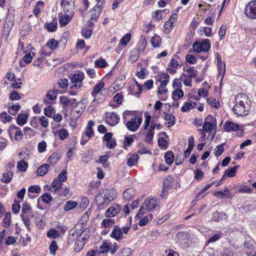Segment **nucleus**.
Wrapping results in <instances>:
<instances>
[{"label": "nucleus", "mask_w": 256, "mask_h": 256, "mask_svg": "<svg viewBox=\"0 0 256 256\" xmlns=\"http://www.w3.org/2000/svg\"><path fill=\"white\" fill-rule=\"evenodd\" d=\"M236 104L232 108L233 112L238 116H246L249 114L252 102L248 96L241 93L235 96Z\"/></svg>", "instance_id": "nucleus-1"}, {"label": "nucleus", "mask_w": 256, "mask_h": 256, "mask_svg": "<svg viewBox=\"0 0 256 256\" xmlns=\"http://www.w3.org/2000/svg\"><path fill=\"white\" fill-rule=\"evenodd\" d=\"M116 190L114 188L106 190L104 192L103 197V202L98 203V206L100 208L106 206L116 196Z\"/></svg>", "instance_id": "nucleus-2"}, {"label": "nucleus", "mask_w": 256, "mask_h": 256, "mask_svg": "<svg viewBox=\"0 0 256 256\" xmlns=\"http://www.w3.org/2000/svg\"><path fill=\"white\" fill-rule=\"evenodd\" d=\"M142 122V118L135 116L126 122L127 128L132 132H136L139 128Z\"/></svg>", "instance_id": "nucleus-3"}, {"label": "nucleus", "mask_w": 256, "mask_h": 256, "mask_svg": "<svg viewBox=\"0 0 256 256\" xmlns=\"http://www.w3.org/2000/svg\"><path fill=\"white\" fill-rule=\"evenodd\" d=\"M246 16L251 19L256 18V0H253L248 4L244 10Z\"/></svg>", "instance_id": "nucleus-4"}, {"label": "nucleus", "mask_w": 256, "mask_h": 256, "mask_svg": "<svg viewBox=\"0 0 256 256\" xmlns=\"http://www.w3.org/2000/svg\"><path fill=\"white\" fill-rule=\"evenodd\" d=\"M105 120L108 124L113 126L119 122L120 118L119 116L114 112H106L105 113Z\"/></svg>", "instance_id": "nucleus-5"}, {"label": "nucleus", "mask_w": 256, "mask_h": 256, "mask_svg": "<svg viewBox=\"0 0 256 256\" xmlns=\"http://www.w3.org/2000/svg\"><path fill=\"white\" fill-rule=\"evenodd\" d=\"M20 216L26 227L27 228L28 230L30 231V226L31 224L30 218L34 217V212H30V214L28 212V213L24 214H20Z\"/></svg>", "instance_id": "nucleus-6"}, {"label": "nucleus", "mask_w": 256, "mask_h": 256, "mask_svg": "<svg viewBox=\"0 0 256 256\" xmlns=\"http://www.w3.org/2000/svg\"><path fill=\"white\" fill-rule=\"evenodd\" d=\"M120 206L116 204V206H112L106 210L105 216L107 218L114 217L119 214L120 212Z\"/></svg>", "instance_id": "nucleus-7"}, {"label": "nucleus", "mask_w": 256, "mask_h": 256, "mask_svg": "<svg viewBox=\"0 0 256 256\" xmlns=\"http://www.w3.org/2000/svg\"><path fill=\"white\" fill-rule=\"evenodd\" d=\"M110 236L118 241L122 239L123 237L122 232L118 226L116 225L114 226Z\"/></svg>", "instance_id": "nucleus-8"}, {"label": "nucleus", "mask_w": 256, "mask_h": 256, "mask_svg": "<svg viewBox=\"0 0 256 256\" xmlns=\"http://www.w3.org/2000/svg\"><path fill=\"white\" fill-rule=\"evenodd\" d=\"M240 126L238 124L228 120L225 122L224 126V130L226 132H236L238 130Z\"/></svg>", "instance_id": "nucleus-9"}, {"label": "nucleus", "mask_w": 256, "mask_h": 256, "mask_svg": "<svg viewBox=\"0 0 256 256\" xmlns=\"http://www.w3.org/2000/svg\"><path fill=\"white\" fill-rule=\"evenodd\" d=\"M174 178L171 175L168 176L163 182V188L162 194H164L165 192H167L168 190L170 189L174 182Z\"/></svg>", "instance_id": "nucleus-10"}, {"label": "nucleus", "mask_w": 256, "mask_h": 256, "mask_svg": "<svg viewBox=\"0 0 256 256\" xmlns=\"http://www.w3.org/2000/svg\"><path fill=\"white\" fill-rule=\"evenodd\" d=\"M40 198H41L42 201L45 204H50L52 200V196L48 192H44L42 194L40 198L38 200V208L40 210H44V208L42 207L40 204Z\"/></svg>", "instance_id": "nucleus-11"}, {"label": "nucleus", "mask_w": 256, "mask_h": 256, "mask_svg": "<svg viewBox=\"0 0 256 256\" xmlns=\"http://www.w3.org/2000/svg\"><path fill=\"white\" fill-rule=\"evenodd\" d=\"M84 78V74L80 72L78 74H74L70 76L71 82L72 84L80 82L82 83Z\"/></svg>", "instance_id": "nucleus-12"}, {"label": "nucleus", "mask_w": 256, "mask_h": 256, "mask_svg": "<svg viewBox=\"0 0 256 256\" xmlns=\"http://www.w3.org/2000/svg\"><path fill=\"white\" fill-rule=\"evenodd\" d=\"M14 20H9V16L6 17V22L4 28V35L8 38L9 36L10 32L13 26Z\"/></svg>", "instance_id": "nucleus-13"}, {"label": "nucleus", "mask_w": 256, "mask_h": 256, "mask_svg": "<svg viewBox=\"0 0 256 256\" xmlns=\"http://www.w3.org/2000/svg\"><path fill=\"white\" fill-rule=\"evenodd\" d=\"M50 165L47 164H42L37 170L36 174L38 176H44L48 170Z\"/></svg>", "instance_id": "nucleus-14"}, {"label": "nucleus", "mask_w": 256, "mask_h": 256, "mask_svg": "<svg viewBox=\"0 0 256 256\" xmlns=\"http://www.w3.org/2000/svg\"><path fill=\"white\" fill-rule=\"evenodd\" d=\"M82 104H81V102H80L76 104L72 109V112H74L77 114L76 117L78 118H80L85 109L84 106L82 108V106H81Z\"/></svg>", "instance_id": "nucleus-15"}, {"label": "nucleus", "mask_w": 256, "mask_h": 256, "mask_svg": "<svg viewBox=\"0 0 256 256\" xmlns=\"http://www.w3.org/2000/svg\"><path fill=\"white\" fill-rule=\"evenodd\" d=\"M61 158V154L60 152H54L48 158L47 162L51 164L57 162Z\"/></svg>", "instance_id": "nucleus-16"}, {"label": "nucleus", "mask_w": 256, "mask_h": 256, "mask_svg": "<svg viewBox=\"0 0 256 256\" xmlns=\"http://www.w3.org/2000/svg\"><path fill=\"white\" fill-rule=\"evenodd\" d=\"M164 158L166 163L170 166L173 163L174 158L173 152L170 150L166 152L164 154Z\"/></svg>", "instance_id": "nucleus-17"}, {"label": "nucleus", "mask_w": 256, "mask_h": 256, "mask_svg": "<svg viewBox=\"0 0 256 256\" xmlns=\"http://www.w3.org/2000/svg\"><path fill=\"white\" fill-rule=\"evenodd\" d=\"M28 115L26 114H20L16 118V123L20 126H23L27 122Z\"/></svg>", "instance_id": "nucleus-18"}, {"label": "nucleus", "mask_w": 256, "mask_h": 256, "mask_svg": "<svg viewBox=\"0 0 256 256\" xmlns=\"http://www.w3.org/2000/svg\"><path fill=\"white\" fill-rule=\"evenodd\" d=\"M94 122L93 120H90L88 122L86 135L87 137L90 138L94 136V130L92 127L94 126Z\"/></svg>", "instance_id": "nucleus-19"}, {"label": "nucleus", "mask_w": 256, "mask_h": 256, "mask_svg": "<svg viewBox=\"0 0 256 256\" xmlns=\"http://www.w3.org/2000/svg\"><path fill=\"white\" fill-rule=\"evenodd\" d=\"M133 192V190L130 188L126 189L124 191L123 193V198L126 201L129 202L134 198Z\"/></svg>", "instance_id": "nucleus-20"}, {"label": "nucleus", "mask_w": 256, "mask_h": 256, "mask_svg": "<svg viewBox=\"0 0 256 256\" xmlns=\"http://www.w3.org/2000/svg\"><path fill=\"white\" fill-rule=\"evenodd\" d=\"M225 216H226L225 212L216 211L212 213V220L216 222H218Z\"/></svg>", "instance_id": "nucleus-21"}, {"label": "nucleus", "mask_w": 256, "mask_h": 256, "mask_svg": "<svg viewBox=\"0 0 256 256\" xmlns=\"http://www.w3.org/2000/svg\"><path fill=\"white\" fill-rule=\"evenodd\" d=\"M108 158L109 156L108 154L100 156L98 160H97L96 162L102 164L104 168H108L110 165V162L108 161Z\"/></svg>", "instance_id": "nucleus-22"}, {"label": "nucleus", "mask_w": 256, "mask_h": 256, "mask_svg": "<svg viewBox=\"0 0 256 256\" xmlns=\"http://www.w3.org/2000/svg\"><path fill=\"white\" fill-rule=\"evenodd\" d=\"M145 203L146 210L148 211L154 208L158 204L156 199L154 198L150 199L148 201L146 200Z\"/></svg>", "instance_id": "nucleus-23"}, {"label": "nucleus", "mask_w": 256, "mask_h": 256, "mask_svg": "<svg viewBox=\"0 0 256 256\" xmlns=\"http://www.w3.org/2000/svg\"><path fill=\"white\" fill-rule=\"evenodd\" d=\"M100 250L98 252L99 255L108 252L111 250V246L106 242H103L100 247Z\"/></svg>", "instance_id": "nucleus-24"}, {"label": "nucleus", "mask_w": 256, "mask_h": 256, "mask_svg": "<svg viewBox=\"0 0 256 256\" xmlns=\"http://www.w3.org/2000/svg\"><path fill=\"white\" fill-rule=\"evenodd\" d=\"M139 158L140 157L138 154H132L130 157L127 160V164L129 166H134L136 164Z\"/></svg>", "instance_id": "nucleus-25"}, {"label": "nucleus", "mask_w": 256, "mask_h": 256, "mask_svg": "<svg viewBox=\"0 0 256 256\" xmlns=\"http://www.w3.org/2000/svg\"><path fill=\"white\" fill-rule=\"evenodd\" d=\"M238 166H236L232 168L226 170L224 174L226 177V176H228L230 178L234 176Z\"/></svg>", "instance_id": "nucleus-26"}, {"label": "nucleus", "mask_w": 256, "mask_h": 256, "mask_svg": "<svg viewBox=\"0 0 256 256\" xmlns=\"http://www.w3.org/2000/svg\"><path fill=\"white\" fill-rule=\"evenodd\" d=\"M78 203L76 202L73 200L67 201L64 206V209L65 211H68L74 208L77 206Z\"/></svg>", "instance_id": "nucleus-27"}, {"label": "nucleus", "mask_w": 256, "mask_h": 256, "mask_svg": "<svg viewBox=\"0 0 256 256\" xmlns=\"http://www.w3.org/2000/svg\"><path fill=\"white\" fill-rule=\"evenodd\" d=\"M104 83L102 81H100V82L97 84L94 88L92 92V96L95 97L96 95L98 94L101 90L104 88Z\"/></svg>", "instance_id": "nucleus-28"}, {"label": "nucleus", "mask_w": 256, "mask_h": 256, "mask_svg": "<svg viewBox=\"0 0 256 256\" xmlns=\"http://www.w3.org/2000/svg\"><path fill=\"white\" fill-rule=\"evenodd\" d=\"M58 46V42L55 40L54 38H50L48 40L47 43L44 45V46L48 47L52 50H56Z\"/></svg>", "instance_id": "nucleus-29"}, {"label": "nucleus", "mask_w": 256, "mask_h": 256, "mask_svg": "<svg viewBox=\"0 0 256 256\" xmlns=\"http://www.w3.org/2000/svg\"><path fill=\"white\" fill-rule=\"evenodd\" d=\"M214 196L218 198H231L233 197L232 193H224L222 191H216L214 193Z\"/></svg>", "instance_id": "nucleus-30"}, {"label": "nucleus", "mask_w": 256, "mask_h": 256, "mask_svg": "<svg viewBox=\"0 0 256 256\" xmlns=\"http://www.w3.org/2000/svg\"><path fill=\"white\" fill-rule=\"evenodd\" d=\"M164 119L165 120L167 121L168 124H169L168 127L174 125L176 122V118L172 114H166Z\"/></svg>", "instance_id": "nucleus-31"}, {"label": "nucleus", "mask_w": 256, "mask_h": 256, "mask_svg": "<svg viewBox=\"0 0 256 256\" xmlns=\"http://www.w3.org/2000/svg\"><path fill=\"white\" fill-rule=\"evenodd\" d=\"M11 221V213L10 212H6L4 215L2 222V226L5 228H8L10 226Z\"/></svg>", "instance_id": "nucleus-32"}, {"label": "nucleus", "mask_w": 256, "mask_h": 256, "mask_svg": "<svg viewBox=\"0 0 256 256\" xmlns=\"http://www.w3.org/2000/svg\"><path fill=\"white\" fill-rule=\"evenodd\" d=\"M174 22L170 20H168L166 22H165L164 27V33L166 34H168L172 30L174 26H173Z\"/></svg>", "instance_id": "nucleus-33"}, {"label": "nucleus", "mask_w": 256, "mask_h": 256, "mask_svg": "<svg viewBox=\"0 0 256 256\" xmlns=\"http://www.w3.org/2000/svg\"><path fill=\"white\" fill-rule=\"evenodd\" d=\"M161 38L160 36L157 34H155L151 39L150 42L152 46L156 48H159L160 46V42Z\"/></svg>", "instance_id": "nucleus-34"}, {"label": "nucleus", "mask_w": 256, "mask_h": 256, "mask_svg": "<svg viewBox=\"0 0 256 256\" xmlns=\"http://www.w3.org/2000/svg\"><path fill=\"white\" fill-rule=\"evenodd\" d=\"M85 243L86 242L82 241L78 236L74 244V250L77 252L80 251L84 248Z\"/></svg>", "instance_id": "nucleus-35"}, {"label": "nucleus", "mask_w": 256, "mask_h": 256, "mask_svg": "<svg viewBox=\"0 0 256 256\" xmlns=\"http://www.w3.org/2000/svg\"><path fill=\"white\" fill-rule=\"evenodd\" d=\"M71 20V18L68 14H65L59 18V22L62 26H66Z\"/></svg>", "instance_id": "nucleus-36"}, {"label": "nucleus", "mask_w": 256, "mask_h": 256, "mask_svg": "<svg viewBox=\"0 0 256 256\" xmlns=\"http://www.w3.org/2000/svg\"><path fill=\"white\" fill-rule=\"evenodd\" d=\"M184 95L183 90L180 88H176L173 91L172 98L174 100H176V97H178V100L181 99Z\"/></svg>", "instance_id": "nucleus-37"}, {"label": "nucleus", "mask_w": 256, "mask_h": 256, "mask_svg": "<svg viewBox=\"0 0 256 256\" xmlns=\"http://www.w3.org/2000/svg\"><path fill=\"white\" fill-rule=\"evenodd\" d=\"M28 167V163L24 160L19 161L17 164V168L20 172H26Z\"/></svg>", "instance_id": "nucleus-38"}, {"label": "nucleus", "mask_w": 256, "mask_h": 256, "mask_svg": "<svg viewBox=\"0 0 256 256\" xmlns=\"http://www.w3.org/2000/svg\"><path fill=\"white\" fill-rule=\"evenodd\" d=\"M13 172L12 171L8 172H4L3 174L4 179H2V181L6 184L9 183L12 177H13Z\"/></svg>", "instance_id": "nucleus-39"}, {"label": "nucleus", "mask_w": 256, "mask_h": 256, "mask_svg": "<svg viewBox=\"0 0 256 256\" xmlns=\"http://www.w3.org/2000/svg\"><path fill=\"white\" fill-rule=\"evenodd\" d=\"M115 220L114 219L106 218L104 219L101 223L102 227L104 228H109L114 224Z\"/></svg>", "instance_id": "nucleus-40"}, {"label": "nucleus", "mask_w": 256, "mask_h": 256, "mask_svg": "<svg viewBox=\"0 0 256 256\" xmlns=\"http://www.w3.org/2000/svg\"><path fill=\"white\" fill-rule=\"evenodd\" d=\"M192 48L194 51L196 52H207V50H203L201 44L197 41L194 42Z\"/></svg>", "instance_id": "nucleus-41"}, {"label": "nucleus", "mask_w": 256, "mask_h": 256, "mask_svg": "<svg viewBox=\"0 0 256 256\" xmlns=\"http://www.w3.org/2000/svg\"><path fill=\"white\" fill-rule=\"evenodd\" d=\"M95 66L96 68H106L108 64L106 60L102 58H100V60H96L94 62Z\"/></svg>", "instance_id": "nucleus-42"}, {"label": "nucleus", "mask_w": 256, "mask_h": 256, "mask_svg": "<svg viewBox=\"0 0 256 256\" xmlns=\"http://www.w3.org/2000/svg\"><path fill=\"white\" fill-rule=\"evenodd\" d=\"M147 44V41L144 36H142L138 43V48H140V51L144 52Z\"/></svg>", "instance_id": "nucleus-43"}, {"label": "nucleus", "mask_w": 256, "mask_h": 256, "mask_svg": "<svg viewBox=\"0 0 256 256\" xmlns=\"http://www.w3.org/2000/svg\"><path fill=\"white\" fill-rule=\"evenodd\" d=\"M58 134V136L61 140H64L68 136V130L65 128H61L56 132Z\"/></svg>", "instance_id": "nucleus-44"}, {"label": "nucleus", "mask_w": 256, "mask_h": 256, "mask_svg": "<svg viewBox=\"0 0 256 256\" xmlns=\"http://www.w3.org/2000/svg\"><path fill=\"white\" fill-rule=\"evenodd\" d=\"M52 188L55 189V190L56 191L58 190L62 189V182L59 181L58 180H57L56 178H54L52 183Z\"/></svg>", "instance_id": "nucleus-45"}, {"label": "nucleus", "mask_w": 256, "mask_h": 256, "mask_svg": "<svg viewBox=\"0 0 256 256\" xmlns=\"http://www.w3.org/2000/svg\"><path fill=\"white\" fill-rule=\"evenodd\" d=\"M134 136L135 135L130 136H124V142L123 146L124 148L126 149L127 146H130L132 144V143L134 142V139L132 136Z\"/></svg>", "instance_id": "nucleus-46"}, {"label": "nucleus", "mask_w": 256, "mask_h": 256, "mask_svg": "<svg viewBox=\"0 0 256 256\" xmlns=\"http://www.w3.org/2000/svg\"><path fill=\"white\" fill-rule=\"evenodd\" d=\"M46 236L48 238H56L60 236L58 231L54 228H51L47 232Z\"/></svg>", "instance_id": "nucleus-47"}, {"label": "nucleus", "mask_w": 256, "mask_h": 256, "mask_svg": "<svg viewBox=\"0 0 256 256\" xmlns=\"http://www.w3.org/2000/svg\"><path fill=\"white\" fill-rule=\"evenodd\" d=\"M215 127L213 124L210 122H204L203 124V130L205 132H209L212 131Z\"/></svg>", "instance_id": "nucleus-48"}, {"label": "nucleus", "mask_w": 256, "mask_h": 256, "mask_svg": "<svg viewBox=\"0 0 256 256\" xmlns=\"http://www.w3.org/2000/svg\"><path fill=\"white\" fill-rule=\"evenodd\" d=\"M140 52V48H135L130 56V58L133 62L136 61L139 58V53Z\"/></svg>", "instance_id": "nucleus-49"}, {"label": "nucleus", "mask_w": 256, "mask_h": 256, "mask_svg": "<svg viewBox=\"0 0 256 256\" xmlns=\"http://www.w3.org/2000/svg\"><path fill=\"white\" fill-rule=\"evenodd\" d=\"M78 202L80 208L82 210H84L88 205L89 200L87 198L83 197L82 198L81 200Z\"/></svg>", "instance_id": "nucleus-50"}, {"label": "nucleus", "mask_w": 256, "mask_h": 256, "mask_svg": "<svg viewBox=\"0 0 256 256\" xmlns=\"http://www.w3.org/2000/svg\"><path fill=\"white\" fill-rule=\"evenodd\" d=\"M50 254L53 256L56 254V250L58 249V246L55 240H52L49 246Z\"/></svg>", "instance_id": "nucleus-51"}, {"label": "nucleus", "mask_w": 256, "mask_h": 256, "mask_svg": "<svg viewBox=\"0 0 256 256\" xmlns=\"http://www.w3.org/2000/svg\"><path fill=\"white\" fill-rule=\"evenodd\" d=\"M54 111V107L52 106H48L44 109V114L49 118H51L52 116Z\"/></svg>", "instance_id": "nucleus-52"}, {"label": "nucleus", "mask_w": 256, "mask_h": 256, "mask_svg": "<svg viewBox=\"0 0 256 256\" xmlns=\"http://www.w3.org/2000/svg\"><path fill=\"white\" fill-rule=\"evenodd\" d=\"M131 36L132 35L130 33H128L124 36L120 40V43L123 46H126L130 40Z\"/></svg>", "instance_id": "nucleus-53"}, {"label": "nucleus", "mask_w": 256, "mask_h": 256, "mask_svg": "<svg viewBox=\"0 0 256 256\" xmlns=\"http://www.w3.org/2000/svg\"><path fill=\"white\" fill-rule=\"evenodd\" d=\"M66 173V170H63L56 178L62 182H66L67 180Z\"/></svg>", "instance_id": "nucleus-54"}, {"label": "nucleus", "mask_w": 256, "mask_h": 256, "mask_svg": "<svg viewBox=\"0 0 256 256\" xmlns=\"http://www.w3.org/2000/svg\"><path fill=\"white\" fill-rule=\"evenodd\" d=\"M226 144V142H224L222 144H219L216 146V148L214 150L216 152L215 153V156L216 157L220 156L224 151V146Z\"/></svg>", "instance_id": "nucleus-55"}, {"label": "nucleus", "mask_w": 256, "mask_h": 256, "mask_svg": "<svg viewBox=\"0 0 256 256\" xmlns=\"http://www.w3.org/2000/svg\"><path fill=\"white\" fill-rule=\"evenodd\" d=\"M46 26L48 30L50 32H56L57 30V23L56 22H50L46 24Z\"/></svg>", "instance_id": "nucleus-56"}, {"label": "nucleus", "mask_w": 256, "mask_h": 256, "mask_svg": "<svg viewBox=\"0 0 256 256\" xmlns=\"http://www.w3.org/2000/svg\"><path fill=\"white\" fill-rule=\"evenodd\" d=\"M222 236V232L215 234L212 236L210 237L208 240V243L214 242L218 240Z\"/></svg>", "instance_id": "nucleus-57"}, {"label": "nucleus", "mask_w": 256, "mask_h": 256, "mask_svg": "<svg viewBox=\"0 0 256 256\" xmlns=\"http://www.w3.org/2000/svg\"><path fill=\"white\" fill-rule=\"evenodd\" d=\"M194 178L198 180H201L204 176V173L200 170L198 168L196 169L194 172Z\"/></svg>", "instance_id": "nucleus-58"}, {"label": "nucleus", "mask_w": 256, "mask_h": 256, "mask_svg": "<svg viewBox=\"0 0 256 256\" xmlns=\"http://www.w3.org/2000/svg\"><path fill=\"white\" fill-rule=\"evenodd\" d=\"M158 146L160 148L166 149L168 148V142L164 138L160 137L158 139Z\"/></svg>", "instance_id": "nucleus-59"}, {"label": "nucleus", "mask_w": 256, "mask_h": 256, "mask_svg": "<svg viewBox=\"0 0 256 256\" xmlns=\"http://www.w3.org/2000/svg\"><path fill=\"white\" fill-rule=\"evenodd\" d=\"M89 232L90 230L88 228L84 229L81 234L78 236L79 238L80 236L84 234L83 237L82 238L83 242H86L89 238Z\"/></svg>", "instance_id": "nucleus-60"}, {"label": "nucleus", "mask_w": 256, "mask_h": 256, "mask_svg": "<svg viewBox=\"0 0 256 256\" xmlns=\"http://www.w3.org/2000/svg\"><path fill=\"white\" fill-rule=\"evenodd\" d=\"M9 98L12 101L18 100H20L21 96H20L18 92L13 91L10 94Z\"/></svg>", "instance_id": "nucleus-61"}, {"label": "nucleus", "mask_w": 256, "mask_h": 256, "mask_svg": "<svg viewBox=\"0 0 256 256\" xmlns=\"http://www.w3.org/2000/svg\"><path fill=\"white\" fill-rule=\"evenodd\" d=\"M146 68H141L139 72H138L136 75L138 76V78L140 79H144L146 78V76L148 73V72H146Z\"/></svg>", "instance_id": "nucleus-62"}, {"label": "nucleus", "mask_w": 256, "mask_h": 256, "mask_svg": "<svg viewBox=\"0 0 256 256\" xmlns=\"http://www.w3.org/2000/svg\"><path fill=\"white\" fill-rule=\"evenodd\" d=\"M92 34V30H82V34L83 36V37L86 38L88 39L91 37Z\"/></svg>", "instance_id": "nucleus-63"}, {"label": "nucleus", "mask_w": 256, "mask_h": 256, "mask_svg": "<svg viewBox=\"0 0 256 256\" xmlns=\"http://www.w3.org/2000/svg\"><path fill=\"white\" fill-rule=\"evenodd\" d=\"M132 250L130 248H124L121 250L120 256H129L132 254Z\"/></svg>", "instance_id": "nucleus-64"}]
</instances>
